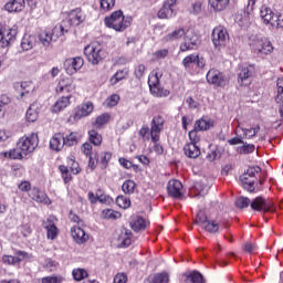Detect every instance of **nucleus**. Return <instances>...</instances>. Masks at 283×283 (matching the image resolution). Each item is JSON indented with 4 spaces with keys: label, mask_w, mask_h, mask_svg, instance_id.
I'll list each match as a JSON object with an SVG mask.
<instances>
[{
    "label": "nucleus",
    "mask_w": 283,
    "mask_h": 283,
    "mask_svg": "<svg viewBox=\"0 0 283 283\" xmlns=\"http://www.w3.org/2000/svg\"><path fill=\"white\" fill-rule=\"evenodd\" d=\"M81 151L84 156H86V158H90L93 156V148H92V144L90 143H84L81 146Z\"/></svg>",
    "instance_id": "774afa93"
},
{
    "label": "nucleus",
    "mask_w": 283,
    "mask_h": 283,
    "mask_svg": "<svg viewBox=\"0 0 283 283\" xmlns=\"http://www.w3.org/2000/svg\"><path fill=\"white\" fill-rule=\"evenodd\" d=\"M73 279L75 282H81L82 280H85L87 277V270L77 268L72 271Z\"/></svg>",
    "instance_id": "603ef678"
},
{
    "label": "nucleus",
    "mask_w": 283,
    "mask_h": 283,
    "mask_svg": "<svg viewBox=\"0 0 283 283\" xmlns=\"http://www.w3.org/2000/svg\"><path fill=\"white\" fill-rule=\"evenodd\" d=\"M10 96L8 95H1L0 96V118H3L6 111H3V107H6V105H10Z\"/></svg>",
    "instance_id": "0e129e2a"
},
{
    "label": "nucleus",
    "mask_w": 283,
    "mask_h": 283,
    "mask_svg": "<svg viewBox=\"0 0 283 283\" xmlns=\"http://www.w3.org/2000/svg\"><path fill=\"white\" fill-rule=\"evenodd\" d=\"M277 96H276V103H279L280 108H279V114L281 118H283V77H280L277 80Z\"/></svg>",
    "instance_id": "ea45409f"
},
{
    "label": "nucleus",
    "mask_w": 283,
    "mask_h": 283,
    "mask_svg": "<svg viewBox=\"0 0 283 283\" xmlns=\"http://www.w3.org/2000/svg\"><path fill=\"white\" fill-rule=\"evenodd\" d=\"M167 192L170 198H182V182L177 179L169 180L167 184Z\"/></svg>",
    "instance_id": "393cba45"
},
{
    "label": "nucleus",
    "mask_w": 283,
    "mask_h": 283,
    "mask_svg": "<svg viewBox=\"0 0 283 283\" xmlns=\"http://www.w3.org/2000/svg\"><path fill=\"white\" fill-rule=\"evenodd\" d=\"M129 224L133 231H145L149 227V221L142 216H133Z\"/></svg>",
    "instance_id": "c756f323"
},
{
    "label": "nucleus",
    "mask_w": 283,
    "mask_h": 283,
    "mask_svg": "<svg viewBox=\"0 0 283 283\" xmlns=\"http://www.w3.org/2000/svg\"><path fill=\"white\" fill-rule=\"evenodd\" d=\"M144 283H169V274L166 272L157 273L144 281Z\"/></svg>",
    "instance_id": "a19ab883"
},
{
    "label": "nucleus",
    "mask_w": 283,
    "mask_h": 283,
    "mask_svg": "<svg viewBox=\"0 0 283 283\" xmlns=\"http://www.w3.org/2000/svg\"><path fill=\"white\" fill-rule=\"evenodd\" d=\"M181 65L185 70H191V65H196L199 70H202L207 65V61L200 54L192 53L184 57Z\"/></svg>",
    "instance_id": "f8f14e48"
},
{
    "label": "nucleus",
    "mask_w": 283,
    "mask_h": 283,
    "mask_svg": "<svg viewBox=\"0 0 283 283\" xmlns=\"http://www.w3.org/2000/svg\"><path fill=\"white\" fill-rule=\"evenodd\" d=\"M235 22L241 28H249L253 22V8L247 7V9L235 17Z\"/></svg>",
    "instance_id": "6ab92c4d"
},
{
    "label": "nucleus",
    "mask_w": 283,
    "mask_h": 283,
    "mask_svg": "<svg viewBox=\"0 0 283 283\" xmlns=\"http://www.w3.org/2000/svg\"><path fill=\"white\" fill-rule=\"evenodd\" d=\"M85 19H87V15L78 8L70 11L67 15L70 25H81V23H84Z\"/></svg>",
    "instance_id": "a878e982"
},
{
    "label": "nucleus",
    "mask_w": 283,
    "mask_h": 283,
    "mask_svg": "<svg viewBox=\"0 0 283 283\" xmlns=\"http://www.w3.org/2000/svg\"><path fill=\"white\" fill-rule=\"evenodd\" d=\"M208 3L216 12H222V10H227L229 0H208Z\"/></svg>",
    "instance_id": "c03bdc74"
},
{
    "label": "nucleus",
    "mask_w": 283,
    "mask_h": 283,
    "mask_svg": "<svg viewBox=\"0 0 283 283\" xmlns=\"http://www.w3.org/2000/svg\"><path fill=\"white\" fill-rule=\"evenodd\" d=\"M184 151L188 158H198L200 156V148L197 144H187Z\"/></svg>",
    "instance_id": "79ce46f5"
},
{
    "label": "nucleus",
    "mask_w": 283,
    "mask_h": 283,
    "mask_svg": "<svg viewBox=\"0 0 283 283\" xmlns=\"http://www.w3.org/2000/svg\"><path fill=\"white\" fill-rule=\"evenodd\" d=\"M182 281L186 283H205L202 274L198 271L186 272L182 275Z\"/></svg>",
    "instance_id": "f704fd0d"
},
{
    "label": "nucleus",
    "mask_w": 283,
    "mask_h": 283,
    "mask_svg": "<svg viewBox=\"0 0 283 283\" xmlns=\"http://www.w3.org/2000/svg\"><path fill=\"white\" fill-rule=\"evenodd\" d=\"M235 205L239 209H247L251 205V199L247 197H239L235 201Z\"/></svg>",
    "instance_id": "338daca9"
},
{
    "label": "nucleus",
    "mask_w": 283,
    "mask_h": 283,
    "mask_svg": "<svg viewBox=\"0 0 283 283\" xmlns=\"http://www.w3.org/2000/svg\"><path fill=\"white\" fill-rule=\"evenodd\" d=\"M255 176V168H248L245 174L240 177L241 185L245 191L253 193L255 191V180H251L249 178H253Z\"/></svg>",
    "instance_id": "2eb2a0df"
},
{
    "label": "nucleus",
    "mask_w": 283,
    "mask_h": 283,
    "mask_svg": "<svg viewBox=\"0 0 283 283\" xmlns=\"http://www.w3.org/2000/svg\"><path fill=\"white\" fill-rule=\"evenodd\" d=\"M235 136L231 139L228 140L229 145H242L244 144V137H242V133L240 132V129L237 127L235 129Z\"/></svg>",
    "instance_id": "e2e57ef3"
},
{
    "label": "nucleus",
    "mask_w": 283,
    "mask_h": 283,
    "mask_svg": "<svg viewBox=\"0 0 283 283\" xmlns=\"http://www.w3.org/2000/svg\"><path fill=\"white\" fill-rule=\"evenodd\" d=\"M118 101H120V96L118 94H113L105 99L104 107H116Z\"/></svg>",
    "instance_id": "13d9d810"
},
{
    "label": "nucleus",
    "mask_w": 283,
    "mask_h": 283,
    "mask_svg": "<svg viewBox=\"0 0 283 283\" xmlns=\"http://www.w3.org/2000/svg\"><path fill=\"white\" fill-rule=\"evenodd\" d=\"M67 165L70 166V169L74 174V176L81 174V167L78 166V163L74 160V157H67Z\"/></svg>",
    "instance_id": "680f3d73"
},
{
    "label": "nucleus",
    "mask_w": 283,
    "mask_h": 283,
    "mask_svg": "<svg viewBox=\"0 0 283 283\" xmlns=\"http://www.w3.org/2000/svg\"><path fill=\"white\" fill-rule=\"evenodd\" d=\"M125 78H127V71L126 70H119L109 78V84L111 85H118V83L120 81L125 80Z\"/></svg>",
    "instance_id": "49530a36"
},
{
    "label": "nucleus",
    "mask_w": 283,
    "mask_h": 283,
    "mask_svg": "<svg viewBox=\"0 0 283 283\" xmlns=\"http://www.w3.org/2000/svg\"><path fill=\"white\" fill-rule=\"evenodd\" d=\"M163 125H165V119L163 118V116H156L153 118L150 127V138L153 143H158L160 140Z\"/></svg>",
    "instance_id": "4468645a"
},
{
    "label": "nucleus",
    "mask_w": 283,
    "mask_h": 283,
    "mask_svg": "<svg viewBox=\"0 0 283 283\" xmlns=\"http://www.w3.org/2000/svg\"><path fill=\"white\" fill-rule=\"evenodd\" d=\"M238 129H240L241 138H243V140H251V138H255V136H258L260 126L256 125L252 128H244V124H242L241 120H238Z\"/></svg>",
    "instance_id": "c85d7f7f"
},
{
    "label": "nucleus",
    "mask_w": 283,
    "mask_h": 283,
    "mask_svg": "<svg viewBox=\"0 0 283 283\" xmlns=\"http://www.w3.org/2000/svg\"><path fill=\"white\" fill-rule=\"evenodd\" d=\"M178 0H165L163 8L157 12L158 19H174L177 14L176 3Z\"/></svg>",
    "instance_id": "9b49d317"
},
{
    "label": "nucleus",
    "mask_w": 283,
    "mask_h": 283,
    "mask_svg": "<svg viewBox=\"0 0 283 283\" xmlns=\"http://www.w3.org/2000/svg\"><path fill=\"white\" fill-rule=\"evenodd\" d=\"M148 86L150 94L156 98H166L169 95V90L163 88L160 85V73L153 71L148 76Z\"/></svg>",
    "instance_id": "39448f33"
},
{
    "label": "nucleus",
    "mask_w": 283,
    "mask_h": 283,
    "mask_svg": "<svg viewBox=\"0 0 283 283\" xmlns=\"http://www.w3.org/2000/svg\"><path fill=\"white\" fill-rule=\"evenodd\" d=\"M17 88H21L20 98H30L34 96V92H36V85L32 83V81H25L21 83H15Z\"/></svg>",
    "instance_id": "412c9836"
},
{
    "label": "nucleus",
    "mask_w": 283,
    "mask_h": 283,
    "mask_svg": "<svg viewBox=\"0 0 283 283\" xmlns=\"http://www.w3.org/2000/svg\"><path fill=\"white\" fill-rule=\"evenodd\" d=\"M19 256H12V255H3L2 262L3 264H19L23 258H25V252H18Z\"/></svg>",
    "instance_id": "a18cd8bd"
},
{
    "label": "nucleus",
    "mask_w": 283,
    "mask_h": 283,
    "mask_svg": "<svg viewBox=\"0 0 283 283\" xmlns=\"http://www.w3.org/2000/svg\"><path fill=\"white\" fill-rule=\"evenodd\" d=\"M200 48V36L193 31L188 30L184 35V41L179 45V52H191Z\"/></svg>",
    "instance_id": "0eeeda50"
},
{
    "label": "nucleus",
    "mask_w": 283,
    "mask_h": 283,
    "mask_svg": "<svg viewBox=\"0 0 283 283\" xmlns=\"http://www.w3.org/2000/svg\"><path fill=\"white\" fill-rule=\"evenodd\" d=\"M17 147L22 151V154L30 156V154H33L36 147H39V134L31 133L20 137L17 142Z\"/></svg>",
    "instance_id": "20e7f679"
},
{
    "label": "nucleus",
    "mask_w": 283,
    "mask_h": 283,
    "mask_svg": "<svg viewBox=\"0 0 283 283\" xmlns=\"http://www.w3.org/2000/svg\"><path fill=\"white\" fill-rule=\"evenodd\" d=\"M260 18L265 25H273V23H275V19H277V14L273 13L272 8L263 6L260 9Z\"/></svg>",
    "instance_id": "cd10ccee"
},
{
    "label": "nucleus",
    "mask_w": 283,
    "mask_h": 283,
    "mask_svg": "<svg viewBox=\"0 0 283 283\" xmlns=\"http://www.w3.org/2000/svg\"><path fill=\"white\" fill-rule=\"evenodd\" d=\"M122 190L127 196H132V193H134V191H136V182H134V180H132V179L124 181V184L122 185Z\"/></svg>",
    "instance_id": "3c124183"
},
{
    "label": "nucleus",
    "mask_w": 283,
    "mask_h": 283,
    "mask_svg": "<svg viewBox=\"0 0 283 283\" xmlns=\"http://www.w3.org/2000/svg\"><path fill=\"white\" fill-rule=\"evenodd\" d=\"M39 104L33 103L30 105L25 114V119L28 120V123H36V120L39 119Z\"/></svg>",
    "instance_id": "e433bc0d"
},
{
    "label": "nucleus",
    "mask_w": 283,
    "mask_h": 283,
    "mask_svg": "<svg viewBox=\"0 0 283 283\" xmlns=\"http://www.w3.org/2000/svg\"><path fill=\"white\" fill-rule=\"evenodd\" d=\"M25 8V0H12L4 4L7 12H21Z\"/></svg>",
    "instance_id": "c9c22d12"
},
{
    "label": "nucleus",
    "mask_w": 283,
    "mask_h": 283,
    "mask_svg": "<svg viewBox=\"0 0 283 283\" xmlns=\"http://www.w3.org/2000/svg\"><path fill=\"white\" fill-rule=\"evenodd\" d=\"M120 216V212L112 209H104L102 211V218H104V220H118Z\"/></svg>",
    "instance_id": "8fccbe9b"
},
{
    "label": "nucleus",
    "mask_w": 283,
    "mask_h": 283,
    "mask_svg": "<svg viewBox=\"0 0 283 283\" xmlns=\"http://www.w3.org/2000/svg\"><path fill=\"white\" fill-rule=\"evenodd\" d=\"M250 207L254 211H263L264 213L273 211V202H271V200L264 199L263 197H256L251 201Z\"/></svg>",
    "instance_id": "dca6fc26"
},
{
    "label": "nucleus",
    "mask_w": 283,
    "mask_h": 283,
    "mask_svg": "<svg viewBox=\"0 0 283 283\" xmlns=\"http://www.w3.org/2000/svg\"><path fill=\"white\" fill-rule=\"evenodd\" d=\"M36 46V36L25 33L21 41V49L24 52H28L29 50H32V48Z\"/></svg>",
    "instance_id": "72a5a7b5"
},
{
    "label": "nucleus",
    "mask_w": 283,
    "mask_h": 283,
    "mask_svg": "<svg viewBox=\"0 0 283 283\" xmlns=\"http://www.w3.org/2000/svg\"><path fill=\"white\" fill-rule=\"evenodd\" d=\"M19 233L23 235V238H29V235H32V227L30 223L22 224L18 228Z\"/></svg>",
    "instance_id": "69168bd1"
},
{
    "label": "nucleus",
    "mask_w": 283,
    "mask_h": 283,
    "mask_svg": "<svg viewBox=\"0 0 283 283\" xmlns=\"http://www.w3.org/2000/svg\"><path fill=\"white\" fill-rule=\"evenodd\" d=\"M78 133H71L69 135H64V146L74 147V145L78 144Z\"/></svg>",
    "instance_id": "de8ad7c7"
},
{
    "label": "nucleus",
    "mask_w": 283,
    "mask_h": 283,
    "mask_svg": "<svg viewBox=\"0 0 283 283\" xmlns=\"http://www.w3.org/2000/svg\"><path fill=\"white\" fill-rule=\"evenodd\" d=\"M255 73V66L253 65H244L241 67V71L238 74V83L241 85H248L249 81H251V76Z\"/></svg>",
    "instance_id": "b1692460"
},
{
    "label": "nucleus",
    "mask_w": 283,
    "mask_h": 283,
    "mask_svg": "<svg viewBox=\"0 0 283 283\" xmlns=\"http://www.w3.org/2000/svg\"><path fill=\"white\" fill-rule=\"evenodd\" d=\"M241 145L242 146H239L237 149L238 154H253V151H255V145L253 144H247L243 142Z\"/></svg>",
    "instance_id": "4d7b16f0"
},
{
    "label": "nucleus",
    "mask_w": 283,
    "mask_h": 283,
    "mask_svg": "<svg viewBox=\"0 0 283 283\" xmlns=\"http://www.w3.org/2000/svg\"><path fill=\"white\" fill-rule=\"evenodd\" d=\"M216 125V122L208 117H201L195 123V129H198L199 132H208V129H211Z\"/></svg>",
    "instance_id": "473e14b6"
},
{
    "label": "nucleus",
    "mask_w": 283,
    "mask_h": 283,
    "mask_svg": "<svg viewBox=\"0 0 283 283\" xmlns=\"http://www.w3.org/2000/svg\"><path fill=\"white\" fill-rule=\"evenodd\" d=\"M88 140L92 143V145H95V147H98L101 143H103V136L98 134L96 130H90L88 132Z\"/></svg>",
    "instance_id": "09e8293b"
},
{
    "label": "nucleus",
    "mask_w": 283,
    "mask_h": 283,
    "mask_svg": "<svg viewBox=\"0 0 283 283\" xmlns=\"http://www.w3.org/2000/svg\"><path fill=\"white\" fill-rule=\"evenodd\" d=\"M65 147L64 134L55 133L50 139V149L52 151H61Z\"/></svg>",
    "instance_id": "7c9ffc66"
},
{
    "label": "nucleus",
    "mask_w": 283,
    "mask_h": 283,
    "mask_svg": "<svg viewBox=\"0 0 283 283\" xmlns=\"http://www.w3.org/2000/svg\"><path fill=\"white\" fill-rule=\"evenodd\" d=\"M71 237L76 244H85L90 240V234L78 224L71 228Z\"/></svg>",
    "instance_id": "f3484780"
},
{
    "label": "nucleus",
    "mask_w": 283,
    "mask_h": 283,
    "mask_svg": "<svg viewBox=\"0 0 283 283\" xmlns=\"http://www.w3.org/2000/svg\"><path fill=\"white\" fill-rule=\"evenodd\" d=\"M251 52L258 56H269L273 54V43L268 38L252 36L249 42Z\"/></svg>",
    "instance_id": "f03ea898"
},
{
    "label": "nucleus",
    "mask_w": 283,
    "mask_h": 283,
    "mask_svg": "<svg viewBox=\"0 0 283 283\" xmlns=\"http://www.w3.org/2000/svg\"><path fill=\"white\" fill-rule=\"evenodd\" d=\"M42 227L46 231L48 240H56L59 235V228H56V217L50 216L46 220L43 221Z\"/></svg>",
    "instance_id": "ddd939ff"
},
{
    "label": "nucleus",
    "mask_w": 283,
    "mask_h": 283,
    "mask_svg": "<svg viewBox=\"0 0 283 283\" xmlns=\"http://www.w3.org/2000/svg\"><path fill=\"white\" fill-rule=\"evenodd\" d=\"M30 198L35 202H41L42 205H52V200L45 195V192L39 190L38 188H33L30 192Z\"/></svg>",
    "instance_id": "2f4dec72"
},
{
    "label": "nucleus",
    "mask_w": 283,
    "mask_h": 283,
    "mask_svg": "<svg viewBox=\"0 0 283 283\" xmlns=\"http://www.w3.org/2000/svg\"><path fill=\"white\" fill-rule=\"evenodd\" d=\"M99 6L102 12H109V10H114L116 0H99Z\"/></svg>",
    "instance_id": "5fc2aeb1"
},
{
    "label": "nucleus",
    "mask_w": 283,
    "mask_h": 283,
    "mask_svg": "<svg viewBox=\"0 0 283 283\" xmlns=\"http://www.w3.org/2000/svg\"><path fill=\"white\" fill-rule=\"evenodd\" d=\"M83 65H85V60H83L81 56L69 57L64 61L63 64L64 70L69 76H74V74L81 72Z\"/></svg>",
    "instance_id": "1a4fd4ad"
},
{
    "label": "nucleus",
    "mask_w": 283,
    "mask_h": 283,
    "mask_svg": "<svg viewBox=\"0 0 283 283\" xmlns=\"http://www.w3.org/2000/svg\"><path fill=\"white\" fill-rule=\"evenodd\" d=\"M119 243L122 244V247H129V244H132V233L127 232V230H125L124 232H122L119 234Z\"/></svg>",
    "instance_id": "bf43d9fd"
},
{
    "label": "nucleus",
    "mask_w": 283,
    "mask_h": 283,
    "mask_svg": "<svg viewBox=\"0 0 283 283\" xmlns=\"http://www.w3.org/2000/svg\"><path fill=\"white\" fill-rule=\"evenodd\" d=\"M72 101V95L62 96L56 99V102L51 106L52 114H61L64 109L70 107Z\"/></svg>",
    "instance_id": "5701e85b"
},
{
    "label": "nucleus",
    "mask_w": 283,
    "mask_h": 283,
    "mask_svg": "<svg viewBox=\"0 0 283 283\" xmlns=\"http://www.w3.org/2000/svg\"><path fill=\"white\" fill-rule=\"evenodd\" d=\"M206 78L210 85H214V87H224L229 83L227 76L222 74L220 71L216 69H211L208 71Z\"/></svg>",
    "instance_id": "9d476101"
},
{
    "label": "nucleus",
    "mask_w": 283,
    "mask_h": 283,
    "mask_svg": "<svg viewBox=\"0 0 283 283\" xmlns=\"http://www.w3.org/2000/svg\"><path fill=\"white\" fill-rule=\"evenodd\" d=\"M17 36V29H8L3 28L2 24H0V43H2L3 48L10 45L11 41H14Z\"/></svg>",
    "instance_id": "bb28decb"
},
{
    "label": "nucleus",
    "mask_w": 283,
    "mask_h": 283,
    "mask_svg": "<svg viewBox=\"0 0 283 283\" xmlns=\"http://www.w3.org/2000/svg\"><path fill=\"white\" fill-rule=\"evenodd\" d=\"M104 24L115 32H125L132 25V17H125L120 10L114 11L104 19Z\"/></svg>",
    "instance_id": "f257e3e1"
},
{
    "label": "nucleus",
    "mask_w": 283,
    "mask_h": 283,
    "mask_svg": "<svg viewBox=\"0 0 283 283\" xmlns=\"http://www.w3.org/2000/svg\"><path fill=\"white\" fill-rule=\"evenodd\" d=\"M116 205L119 209H129L132 207V200L125 196H118L116 198Z\"/></svg>",
    "instance_id": "864d4df0"
},
{
    "label": "nucleus",
    "mask_w": 283,
    "mask_h": 283,
    "mask_svg": "<svg viewBox=\"0 0 283 283\" xmlns=\"http://www.w3.org/2000/svg\"><path fill=\"white\" fill-rule=\"evenodd\" d=\"M109 160H112V153L109 151H103L96 158V163L104 165V167H107V163H109Z\"/></svg>",
    "instance_id": "6e6d98bb"
},
{
    "label": "nucleus",
    "mask_w": 283,
    "mask_h": 283,
    "mask_svg": "<svg viewBox=\"0 0 283 283\" xmlns=\"http://www.w3.org/2000/svg\"><path fill=\"white\" fill-rule=\"evenodd\" d=\"M69 31H70V27H65V22L61 24H56L51 31L53 41H56L60 36H63V34H65Z\"/></svg>",
    "instance_id": "37998d69"
},
{
    "label": "nucleus",
    "mask_w": 283,
    "mask_h": 283,
    "mask_svg": "<svg viewBox=\"0 0 283 283\" xmlns=\"http://www.w3.org/2000/svg\"><path fill=\"white\" fill-rule=\"evenodd\" d=\"M84 55L91 65H98L101 61L107 59V51L98 42H92L84 48Z\"/></svg>",
    "instance_id": "7ed1b4c3"
},
{
    "label": "nucleus",
    "mask_w": 283,
    "mask_h": 283,
    "mask_svg": "<svg viewBox=\"0 0 283 283\" xmlns=\"http://www.w3.org/2000/svg\"><path fill=\"white\" fill-rule=\"evenodd\" d=\"M212 43L217 50L224 48L229 43V33L224 27L219 25L212 30Z\"/></svg>",
    "instance_id": "6e6552de"
},
{
    "label": "nucleus",
    "mask_w": 283,
    "mask_h": 283,
    "mask_svg": "<svg viewBox=\"0 0 283 283\" xmlns=\"http://www.w3.org/2000/svg\"><path fill=\"white\" fill-rule=\"evenodd\" d=\"M188 32L189 29L179 27L166 34L161 41L163 43H174V41H180V39L185 38Z\"/></svg>",
    "instance_id": "aec40b11"
},
{
    "label": "nucleus",
    "mask_w": 283,
    "mask_h": 283,
    "mask_svg": "<svg viewBox=\"0 0 283 283\" xmlns=\"http://www.w3.org/2000/svg\"><path fill=\"white\" fill-rule=\"evenodd\" d=\"M94 112V103L86 101L77 105L73 109V114L70 116L69 120L76 123L82 120V118H87Z\"/></svg>",
    "instance_id": "423d86ee"
},
{
    "label": "nucleus",
    "mask_w": 283,
    "mask_h": 283,
    "mask_svg": "<svg viewBox=\"0 0 283 283\" xmlns=\"http://www.w3.org/2000/svg\"><path fill=\"white\" fill-rule=\"evenodd\" d=\"M109 118H112V116L108 113H104L97 116L95 119L96 127H103V125H107V123H109Z\"/></svg>",
    "instance_id": "052dcab7"
},
{
    "label": "nucleus",
    "mask_w": 283,
    "mask_h": 283,
    "mask_svg": "<svg viewBox=\"0 0 283 283\" xmlns=\"http://www.w3.org/2000/svg\"><path fill=\"white\" fill-rule=\"evenodd\" d=\"M197 222L200 224L201 229H205L208 233H218L220 230V223H218V221L207 220V217L198 214Z\"/></svg>",
    "instance_id": "4be33fe9"
},
{
    "label": "nucleus",
    "mask_w": 283,
    "mask_h": 283,
    "mask_svg": "<svg viewBox=\"0 0 283 283\" xmlns=\"http://www.w3.org/2000/svg\"><path fill=\"white\" fill-rule=\"evenodd\" d=\"M39 41L41 45H43V48H50V45H52V42L54 41V36H52V31H41V33L39 34Z\"/></svg>",
    "instance_id": "58836bf2"
},
{
    "label": "nucleus",
    "mask_w": 283,
    "mask_h": 283,
    "mask_svg": "<svg viewBox=\"0 0 283 283\" xmlns=\"http://www.w3.org/2000/svg\"><path fill=\"white\" fill-rule=\"evenodd\" d=\"M76 90V85L72 78H61L55 86L56 94H71Z\"/></svg>",
    "instance_id": "a211bd4d"
},
{
    "label": "nucleus",
    "mask_w": 283,
    "mask_h": 283,
    "mask_svg": "<svg viewBox=\"0 0 283 283\" xmlns=\"http://www.w3.org/2000/svg\"><path fill=\"white\" fill-rule=\"evenodd\" d=\"M1 156H3V158H10V160H23L27 155L23 154V150L19 149L17 146V148L1 153Z\"/></svg>",
    "instance_id": "4c0bfd02"
}]
</instances>
